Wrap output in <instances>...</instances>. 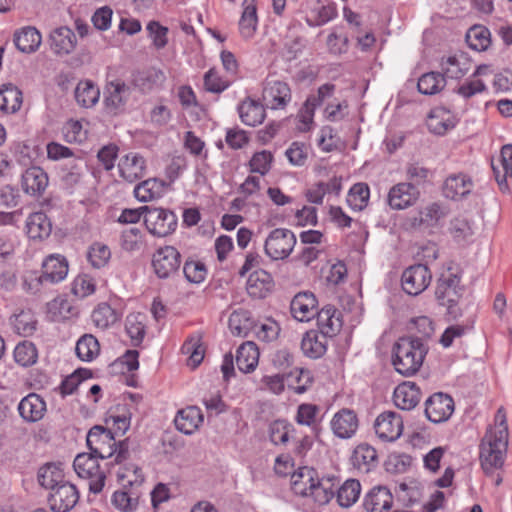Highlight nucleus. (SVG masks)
Segmentation results:
<instances>
[{
	"label": "nucleus",
	"mask_w": 512,
	"mask_h": 512,
	"mask_svg": "<svg viewBox=\"0 0 512 512\" xmlns=\"http://www.w3.org/2000/svg\"><path fill=\"white\" fill-rule=\"evenodd\" d=\"M403 419L394 411L379 414L374 422L375 433L384 442H394L403 433Z\"/></svg>",
	"instance_id": "2eb2a0df"
},
{
	"label": "nucleus",
	"mask_w": 512,
	"mask_h": 512,
	"mask_svg": "<svg viewBox=\"0 0 512 512\" xmlns=\"http://www.w3.org/2000/svg\"><path fill=\"white\" fill-rule=\"evenodd\" d=\"M303 377L307 378V382L310 381L309 372L303 369L295 368L290 370L288 373H277L275 375H265L261 379V383L266 389L274 394H281L284 391L285 384L284 380L287 379L289 382L288 386L293 387L297 394H303L307 391L308 386L306 384H300Z\"/></svg>",
	"instance_id": "9d476101"
},
{
	"label": "nucleus",
	"mask_w": 512,
	"mask_h": 512,
	"mask_svg": "<svg viewBox=\"0 0 512 512\" xmlns=\"http://www.w3.org/2000/svg\"><path fill=\"white\" fill-rule=\"evenodd\" d=\"M508 447L505 429L492 432L489 428L479 444V461L486 476H492L500 470L505 462Z\"/></svg>",
	"instance_id": "f03ea898"
},
{
	"label": "nucleus",
	"mask_w": 512,
	"mask_h": 512,
	"mask_svg": "<svg viewBox=\"0 0 512 512\" xmlns=\"http://www.w3.org/2000/svg\"><path fill=\"white\" fill-rule=\"evenodd\" d=\"M91 317L94 324L101 329L109 327L117 320L115 311L107 303L99 304L98 307L92 312Z\"/></svg>",
	"instance_id": "052dcab7"
},
{
	"label": "nucleus",
	"mask_w": 512,
	"mask_h": 512,
	"mask_svg": "<svg viewBox=\"0 0 512 512\" xmlns=\"http://www.w3.org/2000/svg\"><path fill=\"white\" fill-rule=\"evenodd\" d=\"M26 229L30 239L42 240L50 236L52 223L44 212H34L26 220Z\"/></svg>",
	"instance_id": "473e14b6"
},
{
	"label": "nucleus",
	"mask_w": 512,
	"mask_h": 512,
	"mask_svg": "<svg viewBox=\"0 0 512 512\" xmlns=\"http://www.w3.org/2000/svg\"><path fill=\"white\" fill-rule=\"evenodd\" d=\"M468 46L478 52L485 51L491 45V34L487 27L474 25L466 33Z\"/></svg>",
	"instance_id": "8fccbe9b"
},
{
	"label": "nucleus",
	"mask_w": 512,
	"mask_h": 512,
	"mask_svg": "<svg viewBox=\"0 0 512 512\" xmlns=\"http://www.w3.org/2000/svg\"><path fill=\"white\" fill-rule=\"evenodd\" d=\"M293 317L300 322H308L313 319L318 310L316 296L310 291L297 293L290 303Z\"/></svg>",
	"instance_id": "aec40b11"
},
{
	"label": "nucleus",
	"mask_w": 512,
	"mask_h": 512,
	"mask_svg": "<svg viewBox=\"0 0 512 512\" xmlns=\"http://www.w3.org/2000/svg\"><path fill=\"white\" fill-rule=\"evenodd\" d=\"M449 231L457 243L467 242L474 234L470 222L467 219L461 217H457L451 220Z\"/></svg>",
	"instance_id": "bf43d9fd"
},
{
	"label": "nucleus",
	"mask_w": 512,
	"mask_h": 512,
	"mask_svg": "<svg viewBox=\"0 0 512 512\" xmlns=\"http://www.w3.org/2000/svg\"><path fill=\"white\" fill-rule=\"evenodd\" d=\"M140 315H129L125 321V329L134 346H138L145 336V325L139 319Z\"/></svg>",
	"instance_id": "69168bd1"
},
{
	"label": "nucleus",
	"mask_w": 512,
	"mask_h": 512,
	"mask_svg": "<svg viewBox=\"0 0 512 512\" xmlns=\"http://www.w3.org/2000/svg\"><path fill=\"white\" fill-rule=\"evenodd\" d=\"M273 161V155L270 151L262 150L254 153L249 161L250 171L266 175L270 169Z\"/></svg>",
	"instance_id": "0e129e2a"
},
{
	"label": "nucleus",
	"mask_w": 512,
	"mask_h": 512,
	"mask_svg": "<svg viewBox=\"0 0 512 512\" xmlns=\"http://www.w3.org/2000/svg\"><path fill=\"white\" fill-rule=\"evenodd\" d=\"M294 426L285 419H277L269 425V438L275 444H287L290 433L294 432Z\"/></svg>",
	"instance_id": "6e6d98bb"
},
{
	"label": "nucleus",
	"mask_w": 512,
	"mask_h": 512,
	"mask_svg": "<svg viewBox=\"0 0 512 512\" xmlns=\"http://www.w3.org/2000/svg\"><path fill=\"white\" fill-rule=\"evenodd\" d=\"M13 41L20 52L29 54L38 50L42 37L35 27L27 26L14 33Z\"/></svg>",
	"instance_id": "f704fd0d"
},
{
	"label": "nucleus",
	"mask_w": 512,
	"mask_h": 512,
	"mask_svg": "<svg viewBox=\"0 0 512 512\" xmlns=\"http://www.w3.org/2000/svg\"><path fill=\"white\" fill-rule=\"evenodd\" d=\"M79 497L76 486L69 481H65L50 490L47 501L53 512H69L78 503Z\"/></svg>",
	"instance_id": "4468645a"
},
{
	"label": "nucleus",
	"mask_w": 512,
	"mask_h": 512,
	"mask_svg": "<svg viewBox=\"0 0 512 512\" xmlns=\"http://www.w3.org/2000/svg\"><path fill=\"white\" fill-rule=\"evenodd\" d=\"M253 330L257 339L263 342H271L277 339L280 326L276 321L268 319L265 323L255 324Z\"/></svg>",
	"instance_id": "338daca9"
},
{
	"label": "nucleus",
	"mask_w": 512,
	"mask_h": 512,
	"mask_svg": "<svg viewBox=\"0 0 512 512\" xmlns=\"http://www.w3.org/2000/svg\"><path fill=\"white\" fill-rule=\"evenodd\" d=\"M130 413L128 412L126 406H116L111 407L104 419L106 424V429H111L114 438L116 436H122L126 433V431L130 427Z\"/></svg>",
	"instance_id": "2f4dec72"
},
{
	"label": "nucleus",
	"mask_w": 512,
	"mask_h": 512,
	"mask_svg": "<svg viewBox=\"0 0 512 512\" xmlns=\"http://www.w3.org/2000/svg\"><path fill=\"white\" fill-rule=\"evenodd\" d=\"M165 183L157 178H150L138 183L134 188V196L141 202H148L161 197Z\"/></svg>",
	"instance_id": "49530a36"
},
{
	"label": "nucleus",
	"mask_w": 512,
	"mask_h": 512,
	"mask_svg": "<svg viewBox=\"0 0 512 512\" xmlns=\"http://www.w3.org/2000/svg\"><path fill=\"white\" fill-rule=\"evenodd\" d=\"M86 444L90 452L98 455L100 459H107L115 454L116 439L111 429L95 425L88 431Z\"/></svg>",
	"instance_id": "9b49d317"
},
{
	"label": "nucleus",
	"mask_w": 512,
	"mask_h": 512,
	"mask_svg": "<svg viewBox=\"0 0 512 512\" xmlns=\"http://www.w3.org/2000/svg\"><path fill=\"white\" fill-rule=\"evenodd\" d=\"M244 9L239 20V30L242 37L252 38L257 29L258 17L256 0H245Z\"/></svg>",
	"instance_id": "a18cd8bd"
},
{
	"label": "nucleus",
	"mask_w": 512,
	"mask_h": 512,
	"mask_svg": "<svg viewBox=\"0 0 512 512\" xmlns=\"http://www.w3.org/2000/svg\"><path fill=\"white\" fill-rule=\"evenodd\" d=\"M75 351L82 361H91L99 354L100 345L92 334H84L77 341Z\"/></svg>",
	"instance_id": "5fc2aeb1"
},
{
	"label": "nucleus",
	"mask_w": 512,
	"mask_h": 512,
	"mask_svg": "<svg viewBox=\"0 0 512 512\" xmlns=\"http://www.w3.org/2000/svg\"><path fill=\"white\" fill-rule=\"evenodd\" d=\"M13 355L17 364L30 367L37 362L38 350L33 342L24 340L16 345Z\"/></svg>",
	"instance_id": "603ef678"
},
{
	"label": "nucleus",
	"mask_w": 512,
	"mask_h": 512,
	"mask_svg": "<svg viewBox=\"0 0 512 512\" xmlns=\"http://www.w3.org/2000/svg\"><path fill=\"white\" fill-rule=\"evenodd\" d=\"M50 48L58 56L70 54L76 47L75 33L68 27L53 30L49 37Z\"/></svg>",
	"instance_id": "c85d7f7f"
},
{
	"label": "nucleus",
	"mask_w": 512,
	"mask_h": 512,
	"mask_svg": "<svg viewBox=\"0 0 512 512\" xmlns=\"http://www.w3.org/2000/svg\"><path fill=\"white\" fill-rule=\"evenodd\" d=\"M420 197L419 189L412 183L400 182L393 185L387 196V203L393 210H404L416 204Z\"/></svg>",
	"instance_id": "f3484780"
},
{
	"label": "nucleus",
	"mask_w": 512,
	"mask_h": 512,
	"mask_svg": "<svg viewBox=\"0 0 512 512\" xmlns=\"http://www.w3.org/2000/svg\"><path fill=\"white\" fill-rule=\"evenodd\" d=\"M446 85L444 74L441 72H428L423 74L417 83L418 91L424 95H434Z\"/></svg>",
	"instance_id": "3c124183"
},
{
	"label": "nucleus",
	"mask_w": 512,
	"mask_h": 512,
	"mask_svg": "<svg viewBox=\"0 0 512 512\" xmlns=\"http://www.w3.org/2000/svg\"><path fill=\"white\" fill-rule=\"evenodd\" d=\"M68 273V262L63 256L50 255L42 265V273L39 277L41 284H54L65 279Z\"/></svg>",
	"instance_id": "5701e85b"
},
{
	"label": "nucleus",
	"mask_w": 512,
	"mask_h": 512,
	"mask_svg": "<svg viewBox=\"0 0 512 512\" xmlns=\"http://www.w3.org/2000/svg\"><path fill=\"white\" fill-rule=\"evenodd\" d=\"M351 461L357 469L369 472L377 466L378 455L374 447L367 443H361L354 449Z\"/></svg>",
	"instance_id": "ea45409f"
},
{
	"label": "nucleus",
	"mask_w": 512,
	"mask_h": 512,
	"mask_svg": "<svg viewBox=\"0 0 512 512\" xmlns=\"http://www.w3.org/2000/svg\"><path fill=\"white\" fill-rule=\"evenodd\" d=\"M182 256L174 247H160L152 255L151 268L159 280L173 281L180 276Z\"/></svg>",
	"instance_id": "20e7f679"
},
{
	"label": "nucleus",
	"mask_w": 512,
	"mask_h": 512,
	"mask_svg": "<svg viewBox=\"0 0 512 512\" xmlns=\"http://www.w3.org/2000/svg\"><path fill=\"white\" fill-rule=\"evenodd\" d=\"M182 352L189 354V364L196 368L200 365L204 358V349L201 344L200 335L190 336L182 345Z\"/></svg>",
	"instance_id": "4d7b16f0"
},
{
	"label": "nucleus",
	"mask_w": 512,
	"mask_h": 512,
	"mask_svg": "<svg viewBox=\"0 0 512 512\" xmlns=\"http://www.w3.org/2000/svg\"><path fill=\"white\" fill-rule=\"evenodd\" d=\"M111 257L110 248L100 242L93 243L87 252V259L94 268L104 267Z\"/></svg>",
	"instance_id": "13d9d810"
},
{
	"label": "nucleus",
	"mask_w": 512,
	"mask_h": 512,
	"mask_svg": "<svg viewBox=\"0 0 512 512\" xmlns=\"http://www.w3.org/2000/svg\"><path fill=\"white\" fill-rule=\"evenodd\" d=\"M20 417L27 423L40 421L47 411L45 400L37 393H29L18 404Z\"/></svg>",
	"instance_id": "412c9836"
},
{
	"label": "nucleus",
	"mask_w": 512,
	"mask_h": 512,
	"mask_svg": "<svg viewBox=\"0 0 512 512\" xmlns=\"http://www.w3.org/2000/svg\"><path fill=\"white\" fill-rule=\"evenodd\" d=\"M421 400L420 388L414 382L399 384L393 393V401L401 410H412Z\"/></svg>",
	"instance_id": "bb28decb"
},
{
	"label": "nucleus",
	"mask_w": 512,
	"mask_h": 512,
	"mask_svg": "<svg viewBox=\"0 0 512 512\" xmlns=\"http://www.w3.org/2000/svg\"><path fill=\"white\" fill-rule=\"evenodd\" d=\"M296 242V236L291 230L275 228L265 240L264 252L273 261L284 260L292 253Z\"/></svg>",
	"instance_id": "6e6552de"
},
{
	"label": "nucleus",
	"mask_w": 512,
	"mask_h": 512,
	"mask_svg": "<svg viewBox=\"0 0 512 512\" xmlns=\"http://www.w3.org/2000/svg\"><path fill=\"white\" fill-rule=\"evenodd\" d=\"M22 91L12 83L3 84L0 88V110L6 113L17 112L22 105Z\"/></svg>",
	"instance_id": "37998d69"
},
{
	"label": "nucleus",
	"mask_w": 512,
	"mask_h": 512,
	"mask_svg": "<svg viewBox=\"0 0 512 512\" xmlns=\"http://www.w3.org/2000/svg\"><path fill=\"white\" fill-rule=\"evenodd\" d=\"M393 505V495L387 487L372 488L364 498L367 512H389Z\"/></svg>",
	"instance_id": "a878e982"
},
{
	"label": "nucleus",
	"mask_w": 512,
	"mask_h": 512,
	"mask_svg": "<svg viewBox=\"0 0 512 512\" xmlns=\"http://www.w3.org/2000/svg\"><path fill=\"white\" fill-rule=\"evenodd\" d=\"M327 337L315 330L307 331L301 341L303 353L312 359L320 358L326 352Z\"/></svg>",
	"instance_id": "e433bc0d"
},
{
	"label": "nucleus",
	"mask_w": 512,
	"mask_h": 512,
	"mask_svg": "<svg viewBox=\"0 0 512 512\" xmlns=\"http://www.w3.org/2000/svg\"><path fill=\"white\" fill-rule=\"evenodd\" d=\"M440 65L444 77L459 79L468 73L471 62L466 54L459 53L447 58H442Z\"/></svg>",
	"instance_id": "72a5a7b5"
},
{
	"label": "nucleus",
	"mask_w": 512,
	"mask_h": 512,
	"mask_svg": "<svg viewBox=\"0 0 512 512\" xmlns=\"http://www.w3.org/2000/svg\"><path fill=\"white\" fill-rule=\"evenodd\" d=\"M165 80L164 73L157 68L150 67L142 71H137L132 75L133 85L142 92H149L154 87L162 84Z\"/></svg>",
	"instance_id": "79ce46f5"
},
{
	"label": "nucleus",
	"mask_w": 512,
	"mask_h": 512,
	"mask_svg": "<svg viewBox=\"0 0 512 512\" xmlns=\"http://www.w3.org/2000/svg\"><path fill=\"white\" fill-rule=\"evenodd\" d=\"M262 98L267 108L285 109L292 99L290 86L284 81L267 78L263 84Z\"/></svg>",
	"instance_id": "ddd939ff"
},
{
	"label": "nucleus",
	"mask_w": 512,
	"mask_h": 512,
	"mask_svg": "<svg viewBox=\"0 0 512 512\" xmlns=\"http://www.w3.org/2000/svg\"><path fill=\"white\" fill-rule=\"evenodd\" d=\"M203 422L202 411L196 406H189L177 412L174 419L175 427L180 432L191 435Z\"/></svg>",
	"instance_id": "7c9ffc66"
},
{
	"label": "nucleus",
	"mask_w": 512,
	"mask_h": 512,
	"mask_svg": "<svg viewBox=\"0 0 512 512\" xmlns=\"http://www.w3.org/2000/svg\"><path fill=\"white\" fill-rule=\"evenodd\" d=\"M37 480L41 487L52 490L64 483L65 475L61 462H48L43 464L37 472Z\"/></svg>",
	"instance_id": "c756f323"
},
{
	"label": "nucleus",
	"mask_w": 512,
	"mask_h": 512,
	"mask_svg": "<svg viewBox=\"0 0 512 512\" xmlns=\"http://www.w3.org/2000/svg\"><path fill=\"white\" fill-rule=\"evenodd\" d=\"M259 361V350L252 341L241 344L236 351V364L243 373H250L255 370Z\"/></svg>",
	"instance_id": "4c0bfd02"
},
{
	"label": "nucleus",
	"mask_w": 512,
	"mask_h": 512,
	"mask_svg": "<svg viewBox=\"0 0 512 512\" xmlns=\"http://www.w3.org/2000/svg\"><path fill=\"white\" fill-rule=\"evenodd\" d=\"M424 412L433 423L446 422L454 412V400L446 393H434L425 401Z\"/></svg>",
	"instance_id": "dca6fc26"
},
{
	"label": "nucleus",
	"mask_w": 512,
	"mask_h": 512,
	"mask_svg": "<svg viewBox=\"0 0 512 512\" xmlns=\"http://www.w3.org/2000/svg\"><path fill=\"white\" fill-rule=\"evenodd\" d=\"M274 287V280L270 273L263 269L252 272L247 280L246 290L254 299H264Z\"/></svg>",
	"instance_id": "393cba45"
},
{
	"label": "nucleus",
	"mask_w": 512,
	"mask_h": 512,
	"mask_svg": "<svg viewBox=\"0 0 512 512\" xmlns=\"http://www.w3.org/2000/svg\"><path fill=\"white\" fill-rule=\"evenodd\" d=\"M142 209L146 210L144 224L152 235L165 237L176 230L178 219L173 211L152 206H142Z\"/></svg>",
	"instance_id": "0eeeda50"
},
{
	"label": "nucleus",
	"mask_w": 512,
	"mask_h": 512,
	"mask_svg": "<svg viewBox=\"0 0 512 512\" xmlns=\"http://www.w3.org/2000/svg\"><path fill=\"white\" fill-rule=\"evenodd\" d=\"M335 478H316L315 483H311L309 496L320 505L327 504L335 495Z\"/></svg>",
	"instance_id": "de8ad7c7"
},
{
	"label": "nucleus",
	"mask_w": 512,
	"mask_h": 512,
	"mask_svg": "<svg viewBox=\"0 0 512 512\" xmlns=\"http://www.w3.org/2000/svg\"><path fill=\"white\" fill-rule=\"evenodd\" d=\"M74 95L78 105L91 108L99 101L100 89L93 81L84 80L77 84Z\"/></svg>",
	"instance_id": "c03bdc74"
},
{
	"label": "nucleus",
	"mask_w": 512,
	"mask_h": 512,
	"mask_svg": "<svg viewBox=\"0 0 512 512\" xmlns=\"http://www.w3.org/2000/svg\"><path fill=\"white\" fill-rule=\"evenodd\" d=\"M132 88L121 79L108 81L103 91L104 112L112 117L127 112Z\"/></svg>",
	"instance_id": "39448f33"
},
{
	"label": "nucleus",
	"mask_w": 512,
	"mask_h": 512,
	"mask_svg": "<svg viewBox=\"0 0 512 512\" xmlns=\"http://www.w3.org/2000/svg\"><path fill=\"white\" fill-rule=\"evenodd\" d=\"M360 492V482L356 479H349L337 490V502L341 507L348 508L357 501Z\"/></svg>",
	"instance_id": "864d4df0"
},
{
	"label": "nucleus",
	"mask_w": 512,
	"mask_h": 512,
	"mask_svg": "<svg viewBox=\"0 0 512 512\" xmlns=\"http://www.w3.org/2000/svg\"><path fill=\"white\" fill-rule=\"evenodd\" d=\"M473 186V181L467 174H452L444 181L443 194L451 200H461L471 193Z\"/></svg>",
	"instance_id": "b1692460"
},
{
	"label": "nucleus",
	"mask_w": 512,
	"mask_h": 512,
	"mask_svg": "<svg viewBox=\"0 0 512 512\" xmlns=\"http://www.w3.org/2000/svg\"><path fill=\"white\" fill-rule=\"evenodd\" d=\"M146 30L156 49H163L167 45L169 31L167 27L161 25L158 21L152 20L147 24Z\"/></svg>",
	"instance_id": "e2e57ef3"
},
{
	"label": "nucleus",
	"mask_w": 512,
	"mask_h": 512,
	"mask_svg": "<svg viewBox=\"0 0 512 512\" xmlns=\"http://www.w3.org/2000/svg\"><path fill=\"white\" fill-rule=\"evenodd\" d=\"M48 184V174L39 166H32L26 169L21 177L23 191L34 197L42 196Z\"/></svg>",
	"instance_id": "4be33fe9"
},
{
	"label": "nucleus",
	"mask_w": 512,
	"mask_h": 512,
	"mask_svg": "<svg viewBox=\"0 0 512 512\" xmlns=\"http://www.w3.org/2000/svg\"><path fill=\"white\" fill-rule=\"evenodd\" d=\"M330 427L337 438L350 439L358 430L359 419L354 410L342 408L332 417Z\"/></svg>",
	"instance_id": "a211bd4d"
},
{
	"label": "nucleus",
	"mask_w": 512,
	"mask_h": 512,
	"mask_svg": "<svg viewBox=\"0 0 512 512\" xmlns=\"http://www.w3.org/2000/svg\"><path fill=\"white\" fill-rule=\"evenodd\" d=\"M320 412V407L312 403H302L297 408L295 421L299 425H305L312 429L315 436L318 437L321 430L317 420V416Z\"/></svg>",
	"instance_id": "09e8293b"
},
{
	"label": "nucleus",
	"mask_w": 512,
	"mask_h": 512,
	"mask_svg": "<svg viewBox=\"0 0 512 512\" xmlns=\"http://www.w3.org/2000/svg\"><path fill=\"white\" fill-rule=\"evenodd\" d=\"M428 352L423 340L418 337H401L394 344L392 364L403 376L414 375L423 364Z\"/></svg>",
	"instance_id": "f257e3e1"
},
{
	"label": "nucleus",
	"mask_w": 512,
	"mask_h": 512,
	"mask_svg": "<svg viewBox=\"0 0 512 512\" xmlns=\"http://www.w3.org/2000/svg\"><path fill=\"white\" fill-rule=\"evenodd\" d=\"M319 333L332 337L336 335L342 326L341 315L332 305H327L317 310L315 315Z\"/></svg>",
	"instance_id": "cd10ccee"
},
{
	"label": "nucleus",
	"mask_w": 512,
	"mask_h": 512,
	"mask_svg": "<svg viewBox=\"0 0 512 512\" xmlns=\"http://www.w3.org/2000/svg\"><path fill=\"white\" fill-rule=\"evenodd\" d=\"M455 125V118L445 108H435L429 113L427 126L430 132L436 135H444L447 131L454 128Z\"/></svg>",
	"instance_id": "c9c22d12"
},
{
	"label": "nucleus",
	"mask_w": 512,
	"mask_h": 512,
	"mask_svg": "<svg viewBox=\"0 0 512 512\" xmlns=\"http://www.w3.org/2000/svg\"><path fill=\"white\" fill-rule=\"evenodd\" d=\"M405 171L407 183H412L416 187L424 184L431 173L428 168L418 162L408 163Z\"/></svg>",
	"instance_id": "774afa93"
},
{
	"label": "nucleus",
	"mask_w": 512,
	"mask_h": 512,
	"mask_svg": "<svg viewBox=\"0 0 512 512\" xmlns=\"http://www.w3.org/2000/svg\"><path fill=\"white\" fill-rule=\"evenodd\" d=\"M241 121L247 126L261 124L266 116L264 106L255 100L247 98L238 106Z\"/></svg>",
	"instance_id": "a19ab883"
},
{
	"label": "nucleus",
	"mask_w": 512,
	"mask_h": 512,
	"mask_svg": "<svg viewBox=\"0 0 512 512\" xmlns=\"http://www.w3.org/2000/svg\"><path fill=\"white\" fill-rule=\"evenodd\" d=\"M432 274L427 265L415 264L406 268L401 276L403 291L410 296H417L430 285Z\"/></svg>",
	"instance_id": "f8f14e48"
},
{
	"label": "nucleus",
	"mask_w": 512,
	"mask_h": 512,
	"mask_svg": "<svg viewBox=\"0 0 512 512\" xmlns=\"http://www.w3.org/2000/svg\"><path fill=\"white\" fill-rule=\"evenodd\" d=\"M118 170L120 177L124 181L134 183L144 177L146 173V160L139 153L129 152L120 158Z\"/></svg>",
	"instance_id": "6ab92c4d"
},
{
	"label": "nucleus",
	"mask_w": 512,
	"mask_h": 512,
	"mask_svg": "<svg viewBox=\"0 0 512 512\" xmlns=\"http://www.w3.org/2000/svg\"><path fill=\"white\" fill-rule=\"evenodd\" d=\"M100 457L94 453H80L73 462L75 472L81 478L89 479V491L98 494L103 490L107 471L98 463Z\"/></svg>",
	"instance_id": "423d86ee"
},
{
	"label": "nucleus",
	"mask_w": 512,
	"mask_h": 512,
	"mask_svg": "<svg viewBox=\"0 0 512 512\" xmlns=\"http://www.w3.org/2000/svg\"><path fill=\"white\" fill-rule=\"evenodd\" d=\"M465 292L461 277L454 273L441 275L436 282L435 298L438 304L446 308L448 320H457L463 315L459 302Z\"/></svg>",
	"instance_id": "7ed1b4c3"
},
{
	"label": "nucleus",
	"mask_w": 512,
	"mask_h": 512,
	"mask_svg": "<svg viewBox=\"0 0 512 512\" xmlns=\"http://www.w3.org/2000/svg\"><path fill=\"white\" fill-rule=\"evenodd\" d=\"M369 186L366 183L354 184L348 194V203L353 208L361 210L369 200Z\"/></svg>",
	"instance_id": "680f3d73"
},
{
	"label": "nucleus",
	"mask_w": 512,
	"mask_h": 512,
	"mask_svg": "<svg viewBox=\"0 0 512 512\" xmlns=\"http://www.w3.org/2000/svg\"><path fill=\"white\" fill-rule=\"evenodd\" d=\"M443 215L441 206L438 203H430L420 209L416 214L406 217L403 222V227L410 232L431 234Z\"/></svg>",
	"instance_id": "1a4fd4ad"
},
{
	"label": "nucleus",
	"mask_w": 512,
	"mask_h": 512,
	"mask_svg": "<svg viewBox=\"0 0 512 512\" xmlns=\"http://www.w3.org/2000/svg\"><path fill=\"white\" fill-rule=\"evenodd\" d=\"M317 471L312 467H300L291 475V489L299 496L308 497L311 483H315Z\"/></svg>",
	"instance_id": "58836bf2"
}]
</instances>
